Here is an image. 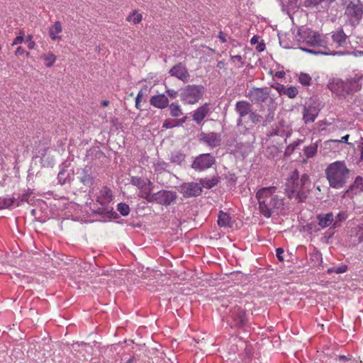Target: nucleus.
Wrapping results in <instances>:
<instances>
[{
	"label": "nucleus",
	"mask_w": 363,
	"mask_h": 363,
	"mask_svg": "<svg viewBox=\"0 0 363 363\" xmlns=\"http://www.w3.org/2000/svg\"><path fill=\"white\" fill-rule=\"evenodd\" d=\"M170 115L172 117H179L183 114L181 106L177 103H172L169 106Z\"/></svg>",
	"instance_id": "nucleus-29"
},
{
	"label": "nucleus",
	"mask_w": 363,
	"mask_h": 363,
	"mask_svg": "<svg viewBox=\"0 0 363 363\" xmlns=\"http://www.w3.org/2000/svg\"><path fill=\"white\" fill-rule=\"evenodd\" d=\"M276 252H277L276 255H277L278 259L279 261H283L284 260V257L282 256V254L284 253V250L282 248H281V247L277 248Z\"/></svg>",
	"instance_id": "nucleus-48"
},
{
	"label": "nucleus",
	"mask_w": 363,
	"mask_h": 363,
	"mask_svg": "<svg viewBox=\"0 0 363 363\" xmlns=\"http://www.w3.org/2000/svg\"><path fill=\"white\" fill-rule=\"evenodd\" d=\"M347 36L342 28H338L332 33V39L336 47H343L346 45Z\"/></svg>",
	"instance_id": "nucleus-19"
},
{
	"label": "nucleus",
	"mask_w": 363,
	"mask_h": 363,
	"mask_svg": "<svg viewBox=\"0 0 363 363\" xmlns=\"http://www.w3.org/2000/svg\"><path fill=\"white\" fill-rule=\"evenodd\" d=\"M18 34L19 35L13 40L12 45L21 44L24 41V31L21 30Z\"/></svg>",
	"instance_id": "nucleus-41"
},
{
	"label": "nucleus",
	"mask_w": 363,
	"mask_h": 363,
	"mask_svg": "<svg viewBox=\"0 0 363 363\" xmlns=\"http://www.w3.org/2000/svg\"><path fill=\"white\" fill-rule=\"evenodd\" d=\"M311 77L308 74L301 73L298 81L303 86H309L311 83Z\"/></svg>",
	"instance_id": "nucleus-32"
},
{
	"label": "nucleus",
	"mask_w": 363,
	"mask_h": 363,
	"mask_svg": "<svg viewBox=\"0 0 363 363\" xmlns=\"http://www.w3.org/2000/svg\"><path fill=\"white\" fill-rule=\"evenodd\" d=\"M182 192L184 196H197L202 192V186L200 183L190 182L182 186Z\"/></svg>",
	"instance_id": "nucleus-12"
},
{
	"label": "nucleus",
	"mask_w": 363,
	"mask_h": 363,
	"mask_svg": "<svg viewBox=\"0 0 363 363\" xmlns=\"http://www.w3.org/2000/svg\"><path fill=\"white\" fill-rule=\"evenodd\" d=\"M201 140L209 146L214 147L218 146L220 143V136L216 133H202L200 135Z\"/></svg>",
	"instance_id": "nucleus-17"
},
{
	"label": "nucleus",
	"mask_w": 363,
	"mask_h": 363,
	"mask_svg": "<svg viewBox=\"0 0 363 363\" xmlns=\"http://www.w3.org/2000/svg\"><path fill=\"white\" fill-rule=\"evenodd\" d=\"M277 89L281 95H286L290 99L295 98L298 93L297 88L294 86L285 87L282 85L278 87Z\"/></svg>",
	"instance_id": "nucleus-24"
},
{
	"label": "nucleus",
	"mask_w": 363,
	"mask_h": 363,
	"mask_svg": "<svg viewBox=\"0 0 363 363\" xmlns=\"http://www.w3.org/2000/svg\"><path fill=\"white\" fill-rule=\"evenodd\" d=\"M200 184H201L202 188L205 187L206 189H211L218 184V179L216 178H213L211 179H204L201 180Z\"/></svg>",
	"instance_id": "nucleus-31"
},
{
	"label": "nucleus",
	"mask_w": 363,
	"mask_h": 363,
	"mask_svg": "<svg viewBox=\"0 0 363 363\" xmlns=\"http://www.w3.org/2000/svg\"><path fill=\"white\" fill-rule=\"evenodd\" d=\"M259 211L265 218L279 214L284 206V197L281 191L276 186L262 187L256 192Z\"/></svg>",
	"instance_id": "nucleus-1"
},
{
	"label": "nucleus",
	"mask_w": 363,
	"mask_h": 363,
	"mask_svg": "<svg viewBox=\"0 0 363 363\" xmlns=\"http://www.w3.org/2000/svg\"><path fill=\"white\" fill-rule=\"evenodd\" d=\"M177 122L176 119L167 118L164 121V123L162 124V128L163 129H171L174 127H177Z\"/></svg>",
	"instance_id": "nucleus-35"
},
{
	"label": "nucleus",
	"mask_w": 363,
	"mask_h": 363,
	"mask_svg": "<svg viewBox=\"0 0 363 363\" xmlns=\"http://www.w3.org/2000/svg\"><path fill=\"white\" fill-rule=\"evenodd\" d=\"M35 47V43L34 41H30V42H28V48L30 49V50H33L34 49Z\"/></svg>",
	"instance_id": "nucleus-53"
},
{
	"label": "nucleus",
	"mask_w": 363,
	"mask_h": 363,
	"mask_svg": "<svg viewBox=\"0 0 363 363\" xmlns=\"http://www.w3.org/2000/svg\"><path fill=\"white\" fill-rule=\"evenodd\" d=\"M150 103L154 107L164 109L169 106V99L164 94H158L152 96L150 98Z\"/></svg>",
	"instance_id": "nucleus-15"
},
{
	"label": "nucleus",
	"mask_w": 363,
	"mask_h": 363,
	"mask_svg": "<svg viewBox=\"0 0 363 363\" xmlns=\"http://www.w3.org/2000/svg\"><path fill=\"white\" fill-rule=\"evenodd\" d=\"M219 38H220V40H222V42H223V43H224V42H225V38H224V37H223V33H220V34H219Z\"/></svg>",
	"instance_id": "nucleus-60"
},
{
	"label": "nucleus",
	"mask_w": 363,
	"mask_h": 363,
	"mask_svg": "<svg viewBox=\"0 0 363 363\" xmlns=\"http://www.w3.org/2000/svg\"><path fill=\"white\" fill-rule=\"evenodd\" d=\"M325 174L330 187L340 189L349 182L352 171L347 167L345 161L337 160L326 167Z\"/></svg>",
	"instance_id": "nucleus-3"
},
{
	"label": "nucleus",
	"mask_w": 363,
	"mask_h": 363,
	"mask_svg": "<svg viewBox=\"0 0 363 363\" xmlns=\"http://www.w3.org/2000/svg\"><path fill=\"white\" fill-rule=\"evenodd\" d=\"M14 203V198L6 199V198H0V206L1 208H6L12 206Z\"/></svg>",
	"instance_id": "nucleus-36"
},
{
	"label": "nucleus",
	"mask_w": 363,
	"mask_h": 363,
	"mask_svg": "<svg viewBox=\"0 0 363 363\" xmlns=\"http://www.w3.org/2000/svg\"><path fill=\"white\" fill-rule=\"evenodd\" d=\"M318 225L322 228H325L330 226L334 222V215L333 213H328L325 214H318L317 216Z\"/></svg>",
	"instance_id": "nucleus-22"
},
{
	"label": "nucleus",
	"mask_w": 363,
	"mask_h": 363,
	"mask_svg": "<svg viewBox=\"0 0 363 363\" xmlns=\"http://www.w3.org/2000/svg\"><path fill=\"white\" fill-rule=\"evenodd\" d=\"M142 96V94L140 92L137 97H136V99H135V106L137 108H139V106H140V98Z\"/></svg>",
	"instance_id": "nucleus-50"
},
{
	"label": "nucleus",
	"mask_w": 363,
	"mask_h": 363,
	"mask_svg": "<svg viewBox=\"0 0 363 363\" xmlns=\"http://www.w3.org/2000/svg\"><path fill=\"white\" fill-rule=\"evenodd\" d=\"M363 80V74L360 73L353 74L350 75L347 79V83L352 86H355L357 89H360L362 87V81Z\"/></svg>",
	"instance_id": "nucleus-25"
},
{
	"label": "nucleus",
	"mask_w": 363,
	"mask_h": 363,
	"mask_svg": "<svg viewBox=\"0 0 363 363\" xmlns=\"http://www.w3.org/2000/svg\"><path fill=\"white\" fill-rule=\"evenodd\" d=\"M347 271V265H341L338 267L334 268V272L336 274H342Z\"/></svg>",
	"instance_id": "nucleus-43"
},
{
	"label": "nucleus",
	"mask_w": 363,
	"mask_h": 363,
	"mask_svg": "<svg viewBox=\"0 0 363 363\" xmlns=\"http://www.w3.org/2000/svg\"><path fill=\"white\" fill-rule=\"evenodd\" d=\"M33 194L32 191H30L29 189L24 194H23L20 196V201L21 202H28V199L30 197L31 194Z\"/></svg>",
	"instance_id": "nucleus-42"
},
{
	"label": "nucleus",
	"mask_w": 363,
	"mask_h": 363,
	"mask_svg": "<svg viewBox=\"0 0 363 363\" xmlns=\"http://www.w3.org/2000/svg\"><path fill=\"white\" fill-rule=\"evenodd\" d=\"M117 210L120 212V213L123 216H126L130 213V207L128 204L125 203H120L118 204Z\"/></svg>",
	"instance_id": "nucleus-33"
},
{
	"label": "nucleus",
	"mask_w": 363,
	"mask_h": 363,
	"mask_svg": "<svg viewBox=\"0 0 363 363\" xmlns=\"http://www.w3.org/2000/svg\"><path fill=\"white\" fill-rule=\"evenodd\" d=\"M177 120V126H179V125H182L183 123H184L186 121V116H184V118H179V119H176Z\"/></svg>",
	"instance_id": "nucleus-51"
},
{
	"label": "nucleus",
	"mask_w": 363,
	"mask_h": 363,
	"mask_svg": "<svg viewBox=\"0 0 363 363\" xmlns=\"http://www.w3.org/2000/svg\"><path fill=\"white\" fill-rule=\"evenodd\" d=\"M311 182L307 174L298 177V172L295 170L286 183V191L290 199H295L298 203L304 202L311 191Z\"/></svg>",
	"instance_id": "nucleus-2"
},
{
	"label": "nucleus",
	"mask_w": 363,
	"mask_h": 363,
	"mask_svg": "<svg viewBox=\"0 0 363 363\" xmlns=\"http://www.w3.org/2000/svg\"><path fill=\"white\" fill-rule=\"evenodd\" d=\"M25 53H26L27 55H29V52H26V50L21 46L18 47L15 51V55L16 56L23 55Z\"/></svg>",
	"instance_id": "nucleus-47"
},
{
	"label": "nucleus",
	"mask_w": 363,
	"mask_h": 363,
	"mask_svg": "<svg viewBox=\"0 0 363 363\" xmlns=\"http://www.w3.org/2000/svg\"><path fill=\"white\" fill-rule=\"evenodd\" d=\"M334 268H335V267H333V268L329 269H328V272H329V273L334 272Z\"/></svg>",
	"instance_id": "nucleus-63"
},
{
	"label": "nucleus",
	"mask_w": 363,
	"mask_h": 363,
	"mask_svg": "<svg viewBox=\"0 0 363 363\" xmlns=\"http://www.w3.org/2000/svg\"><path fill=\"white\" fill-rule=\"evenodd\" d=\"M230 181H232L233 182H235V179L234 178V175H230V177H228V183Z\"/></svg>",
	"instance_id": "nucleus-59"
},
{
	"label": "nucleus",
	"mask_w": 363,
	"mask_h": 363,
	"mask_svg": "<svg viewBox=\"0 0 363 363\" xmlns=\"http://www.w3.org/2000/svg\"><path fill=\"white\" fill-rule=\"evenodd\" d=\"M319 111L315 106L304 107L303 119L306 123H313L318 116Z\"/></svg>",
	"instance_id": "nucleus-20"
},
{
	"label": "nucleus",
	"mask_w": 363,
	"mask_h": 363,
	"mask_svg": "<svg viewBox=\"0 0 363 363\" xmlns=\"http://www.w3.org/2000/svg\"><path fill=\"white\" fill-rule=\"evenodd\" d=\"M347 218V214L345 212H340L337 216V219L338 221L342 222L345 220Z\"/></svg>",
	"instance_id": "nucleus-49"
},
{
	"label": "nucleus",
	"mask_w": 363,
	"mask_h": 363,
	"mask_svg": "<svg viewBox=\"0 0 363 363\" xmlns=\"http://www.w3.org/2000/svg\"><path fill=\"white\" fill-rule=\"evenodd\" d=\"M252 106L250 104L246 101H238L236 104V111L240 116V119L238 120V124H241L242 118L250 114L252 111Z\"/></svg>",
	"instance_id": "nucleus-18"
},
{
	"label": "nucleus",
	"mask_w": 363,
	"mask_h": 363,
	"mask_svg": "<svg viewBox=\"0 0 363 363\" xmlns=\"http://www.w3.org/2000/svg\"><path fill=\"white\" fill-rule=\"evenodd\" d=\"M275 76L278 78H283L285 76V72L284 71H278L276 72Z\"/></svg>",
	"instance_id": "nucleus-52"
},
{
	"label": "nucleus",
	"mask_w": 363,
	"mask_h": 363,
	"mask_svg": "<svg viewBox=\"0 0 363 363\" xmlns=\"http://www.w3.org/2000/svg\"><path fill=\"white\" fill-rule=\"evenodd\" d=\"M318 142L311 144L310 145L305 147L303 150L304 155L307 158L313 157L318 151Z\"/></svg>",
	"instance_id": "nucleus-27"
},
{
	"label": "nucleus",
	"mask_w": 363,
	"mask_h": 363,
	"mask_svg": "<svg viewBox=\"0 0 363 363\" xmlns=\"http://www.w3.org/2000/svg\"><path fill=\"white\" fill-rule=\"evenodd\" d=\"M264 44H260L257 47V50L259 52L262 51L264 50Z\"/></svg>",
	"instance_id": "nucleus-56"
},
{
	"label": "nucleus",
	"mask_w": 363,
	"mask_h": 363,
	"mask_svg": "<svg viewBox=\"0 0 363 363\" xmlns=\"http://www.w3.org/2000/svg\"><path fill=\"white\" fill-rule=\"evenodd\" d=\"M80 182L84 185H91L93 182V179L90 174L85 173L80 177Z\"/></svg>",
	"instance_id": "nucleus-40"
},
{
	"label": "nucleus",
	"mask_w": 363,
	"mask_h": 363,
	"mask_svg": "<svg viewBox=\"0 0 363 363\" xmlns=\"http://www.w3.org/2000/svg\"><path fill=\"white\" fill-rule=\"evenodd\" d=\"M308 44L311 46L319 47L321 44L320 35L317 32L310 30L308 32L307 36L305 38Z\"/></svg>",
	"instance_id": "nucleus-23"
},
{
	"label": "nucleus",
	"mask_w": 363,
	"mask_h": 363,
	"mask_svg": "<svg viewBox=\"0 0 363 363\" xmlns=\"http://www.w3.org/2000/svg\"><path fill=\"white\" fill-rule=\"evenodd\" d=\"M251 44L254 45L258 42V37L255 35L251 38Z\"/></svg>",
	"instance_id": "nucleus-54"
},
{
	"label": "nucleus",
	"mask_w": 363,
	"mask_h": 363,
	"mask_svg": "<svg viewBox=\"0 0 363 363\" xmlns=\"http://www.w3.org/2000/svg\"><path fill=\"white\" fill-rule=\"evenodd\" d=\"M167 167V164L164 161L158 160L153 164V167L155 172L161 173L165 170Z\"/></svg>",
	"instance_id": "nucleus-34"
},
{
	"label": "nucleus",
	"mask_w": 363,
	"mask_h": 363,
	"mask_svg": "<svg viewBox=\"0 0 363 363\" xmlns=\"http://www.w3.org/2000/svg\"><path fill=\"white\" fill-rule=\"evenodd\" d=\"M62 31V23L60 21H56L52 25L48 28V33L50 38L55 41H60L62 40L60 33Z\"/></svg>",
	"instance_id": "nucleus-16"
},
{
	"label": "nucleus",
	"mask_w": 363,
	"mask_h": 363,
	"mask_svg": "<svg viewBox=\"0 0 363 363\" xmlns=\"http://www.w3.org/2000/svg\"><path fill=\"white\" fill-rule=\"evenodd\" d=\"M128 22L134 25L140 23L143 20V14L138 9H134L125 18Z\"/></svg>",
	"instance_id": "nucleus-26"
},
{
	"label": "nucleus",
	"mask_w": 363,
	"mask_h": 363,
	"mask_svg": "<svg viewBox=\"0 0 363 363\" xmlns=\"http://www.w3.org/2000/svg\"><path fill=\"white\" fill-rule=\"evenodd\" d=\"M303 50L313 53V54H323V55H329L330 54V50L328 48H324V50H311V49H306V48H301Z\"/></svg>",
	"instance_id": "nucleus-38"
},
{
	"label": "nucleus",
	"mask_w": 363,
	"mask_h": 363,
	"mask_svg": "<svg viewBox=\"0 0 363 363\" xmlns=\"http://www.w3.org/2000/svg\"><path fill=\"white\" fill-rule=\"evenodd\" d=\"M349 138L350 135L347 134L342 137L340 140H327L326 143H347Z\"/></svg>",
	"instance_id": "nucleus-44"
},
{
	"label": "nucleus",
	"mask_w": 363,
	"mask_h": 363,
	"mask_svg": "<svg viewBox=\"0 0 363 363\" xmlns=\"http://www.w3.org/2000/svg\"><path fill=\"white\" fill-rule=\"evenodd\" d=\"M360 150H362V155H363V143H362V145L360 147Z\"/></svg>",
	"instance_id": "nucleus-64"
},
{
	"label": "nucleus",
	"mask_w": 363,
	"mask_h": 363,
	"mask_svg": "<svg viewBox=\"0 0 363 363\" xmlns=\"http://www.w3.org/2000/svg\"><path fill=\"white\" fill-rule=\"evenodd\" d=\"M41 58L45 61V65L48 67H51L57 60L56 55L52 52L44 54Z\"/></svg>",
	"instance_id": "nucleus-28"
},
{
	"label": "nucleus",
	"mask_w": 363,
	"mask_h": 363,
	"mask_svg": "<svg viewBox=\"0 0 363 363\" xmlns=\"http://www.w3.org/2000/svg\"><path fill=\"white\" fill-rule=\"evenodd\" d=\"M344 14L351 25H357L362 18L363 6L359 1H350L345 7Z\"/></svg>",
	"instance_id": "nucleus-5"
},
{
	"label": "nucleus",
	"mask_w": 363,
	"mask_h": 363,
	"mask_svg": "<svg viewBox=\"0 0 363 363\" xmlns=\"http://www.w3.org/2000/svg\"><path fill=\"white\" fill-rule=\"evenodd\" d=\"M230 63L234 68H241L245 64L242 57L240 55H231Z\"/></svg>",
	"instance_id": "nucleus-30"
},
{
	"label": "nucleus",
	"mask_w": 363,
	"mask_h": 363,
	"mask_svg": "<svg viewBox=\"0 0 363 363\" xmlns=\"http://www.w3.org/2000/svg\"><path fill=\"white\" fill-rule=\"evenodd\" d=\"M334 0H319V2L321 3V2H325L327 4H330L331 2H333Z\"/></svg>",
	"instance_id": "nucleus-61"
},
{
	"label": "nucleus",
	"mask_w": 363,
	"mask_h": 363,
	"mask_svg": "<svg viewBox=\"0 0 363 363\" xmlns=\"http://www.w3.org/2000/svg\"><path fill=\"white\" fill-rule=\"evenodd\" d=\"M112 200L113 194L111 190L106 186L103 187L97 196L96 201L104 207V210H106L107 213L113 211V208H111L109 210L108 208L106 207Z\"/></svg>",
	"instance_id": "nucleus-11"
},
{
	"label": "nucleus",
	"mask_w": 363,
	"mask_h": 363,
	"mask_svg": "<svg viewBox=\"0 0 363 363\" xmlns=\"http://www.w3.org/2000/svg\"><path fill=\"white\" fill-rule=\"evenodd\" d=\"M250 118L251 121H252V123H257L260 121L259 120L260 116H259L258 114H257L255 112H252V111L250 112Z\"/></svg>",
	"instance_id": "nucleus-45"
},
{
	"label": "nucleus",
	"mask_w": 363,
	"mask_h": 363,
	"mask_svg": "<svg viewBox=\"0 0 363 363\" xmlns=\"http://www.w3.org/2000/svg\"><path fill=\"white\" fill-rule=\"evenodd\" d=\"M354 188H357L359 190L363 189V179L362 177L358 176L356 177L354 183L350 186V189L353 190Z\"/></svg>",
	"instance_id": "nucleus-37"
},
{
	"label": "nucleus",
	"mask_w": 363,
	"mask_h": 363,
	"mask_svg": "<svg viewBox=\"0 0 363 363\" xmlns=\"http://www.w3.org/2000/svg\"><path fill=\"white\" fill-rule=\"evenodd\" d=\"M166 93L167 94V95L172 98V99H175L177 98V95H178V93L177 91H175L174 89H167L166 90Z\"/></svg>",
	"instance_id": "nucleus-46"
},
{
	"label": "nucleus",
	"mask_w": 363,
	"mask_h": 363,
	"mask_svg": "<svg viewBox=\"0 0 363 363\" xmlns=\"http://www.w3.org/2000/svg\"><path fill=\"white\" fill-rule=\"evenodd\" d=\"M177 198L175 192L170 191H160L156 194H152L150 202L156 201L157 203L168 206L171 204Z\"/></svg>",
	"instance_id": "nucleus-8"
},
{
	"label": "nucleus",
	"mask_w": 363,
	"mask_h": 363,
	"mask_svg": "<svg viewBox=\"0 0 363 363\" xmlns=\"http://www.w3.org/2000/svg\"><path fill=\"white\" fill-rule=\"evenodd\" d=\"M231 317L235 327L242 326L245 323V312L241 307H235L231 311Z\"/></svg>",
	"instance_id": "nucleus-14"
},
{
	"label": "nucleus",
	"mask_w": 363,
	"mask_h": 363,
	"mask_svg": "<svg viewBox=\"0 0 363 363\" xmlns=\"http://www.w3.org/2000/svg\"><path fill=\"white\" fill-rule=\"evenodd\" d=\"M109 104V101H107V100H104L102 101L101 102V105L104 106V107H106V106H108Z\"/></svg>",
	"instance_id": "nucleus-57"
},
{
	"label": "nucleus",
	"mask_w": 363,
	"mask_h": 363,
	"mask_svg": "<svg viewBox=\"0 0 363 363\" xmlns=\"http://www.w3.org/2000/svg\"><path fill=\"white\" fill-rule=\"evenodd\" d=\"M210 109L208 104H205L194 111L193 114V119L196 123L200 124L202 121L208 115Z\"/></svg>",
	"instance_id": "nucleus-21"
},
{
	"label": "nucleus",
	"mask_w": 363,
	"mask_h": 363,
	"mask_svg": "<svg viewBox=\"0 0 363 363\" xmlns=\"http://www.w3.org/2000/svg\"><path fill=\"white\" fill-rule=\"evenodd\" d=\"M203 90L201 85H187L182 91L181 100L187 104H196L203 96Z\"/></svg>",
	"instance_id": "nucleus-4"
},
{
	"label": "nucleus",
	"mask_w": 363,
	"mask_h": 363,
	"mask_svg": "<svg viewBox=\"0 0 363 363\" xmlns=\"http://www.w3.org/2000/svg\"><path fill=\"white\" fill-rule=\"evenodd\" d=\"M131 184L137 186L140 189L138 196L148 202L152 199V183L149 179H143L139 177H132L130 178Z\"/></svg>",
	"instance_id": "nucleus-6"
},
{
	"label": "nucleus",
	"mask_w": 363,
	"mask_h": 363,
	"mask_svg": "<svg viewBox=\"0 0 363 363\" xmlns=\"http://www.w3.org/2000/svg\"><path fill=\"white\" fill-rule=\"evenodd\" d=\"M358 240L359 242H363V234L359 236Z\"/></svg>",
	"instance_id": "nucleus-62"
},
{
	"label": "nucleus",
	"mask_w": 363,
	"mask_h": 363,
	"mask_svg": "<svg viewBox=\"0 0 363 363\" xmlns=\"http://www.w3.org/2000/svg\"><path fill=\"white\" fill-rule=\"evenodd\" d=\"M234 223L235 222L231 221V218H230L228 216V228H233L234 227V225H233Z\"/></svg>",
	"instance_id": "nucleus-55"
},
{
	"label": "nucleus",
	"mask_w": 363,
	"mask_h": 363,
	"mask_svg": "<svg viewBox=\"0 0 363 363\" xmlns=\"http://www.w3.org/2000/svg\"><path fill=\"white\" fill-rule=\"evenodd\" d=\"M218 224L220 226H226L227 225V213H223V211L220 212V215L218 219Z\"/></svg>",
	"instance_id": "nucleus-39"
},
{
	"label": "nucleus",
	"mask_w": 363,
	"mask_h": 363,
	"mask_svg": "<svg viewBox=\"0 0 363 363\" xmlns=\"http://www.w3.org/2000/svg\"><path fill=\"white\" fill-rule=\"evenodd\" d=\"M214 162V158L210 154H202L194 160L191 167L195 170L201 171L211 167Z\"/></svg>",
	"instance_id": "nucleus-9"
},
{
	"label": "nucleus",
	"mask_w": 363,
	"mask_h": 363,
	"mask_svg": "<svg viewBox=\"0 0 363 363\" xmlns=\"http://www.w3.org/2000/svg\"><path fill=\"white\" fill-rule=\"evenodd\" d=\"M33 39V35H28L27 37H26V41L28 43V42H30V41H33L32 40Z\"/></svg>",
	"instance_id": "nucleus-58"
},
{
	"label": "nucleus",
	"mask_w": 363,
	"mask_h": 363,
	"mask_svg": "<svg viewBox=\"0 0 363 363\" xmlns=\"http://www.w3.org/2000/svg\"><path fill=\"white\" fill-rule=\"evenodd\" d=\"M169 74L184 82H187L190 77L186 67L182 63H178L173 66L169 70Z\"/></svg>",
	"instance_id": "nucleus-13"
},
{
	"label": "nucleus",
	"mask_w": 363,
	"mask_h": 363,
	"mask_svg": "<svg viewBox=\"0 0 363 363\" xmlns=\"http://www.w3.org/2000/svg\"><path fill=\"white\" fill-rule=\"evenodd\" d=\"M328 88L337 96H342L349 93V86L346 82L340 79H332L328 84Z\"/></svg>",
	"instance_id": "nucleus-7"
},
{
	"label": "nucleus",
	"mask_w": 363,
	"mask_h": 363,
	"mask_svg": "<svg viewBox=\"0 0 363 363\" xmlns=\"http://www.w3.org/2000/svg\"><path fill=\"white\" fill-rule=\"evenodd\" d=\"M247 96L252 102L259 104L267 101L269 97V92L267 89L252 88L249 91Z\"/></svg>",
	"instance_id": "nucleus-10"
}]
</instances>
